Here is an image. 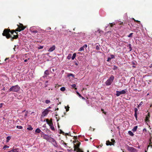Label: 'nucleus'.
Returning <instances> with one entry per match:
<instances>
[{"label": "nucleus", "mask_w": 152, "mask_h": 152, "mask_svg": "<svg viewBox=\"0 0 152 152\" xmlns=\"http://www.w3.org/2000/svg\"><path fill=\"white\" fill-rule=\"evenodd\" d=\"M10 33H11L12 34V35H10V38H11V40L12 41H13L14 39H17L18 37V35L17 34V33L16 32L15 30L13 31H11L10 30Z\"/></svg>", "instance_id": "f257e3e1"}, {"label": "nucleus", "mask_w": 152, "mask_h": 152, "mask_svg": "<svg viewBox=\"0 0 152 152\" xmlns=\"http://www.w3.org/2000/svg\"><path fill=\"white\" fill-rule=\"evenodd\" d=\"M114 79V77L112 75L110 78L106 81L105 83L107 86L110 85L113 81Z\"/></svg>", "instance_id": "f03ea898"}, {"label": "nucleus", "mask_w": 152, "mask_h": 152, "mask_svg": "<svg viewBox=\"0 0 152 152\" xmlns=\"http://www.w3.org/2000/svg\"><path fill=\"white\" fill-rule=\"evenodd\" d=\"M17 26L18 27L15 30V31L20 32L21 31L24 30L26 28L22 24L20 23H19V25H17Z\"/></svg>", "instance_id": "7ed1b4c3"}, {"label": "nucleus", "mask_w": 152, "mask_h": 152, "mask_svg": "<svg viewBox=\"0 0 152 152\" xmlns=\"http://www.w3.org/2000/svg\"><path fill=\"white\" fill-rule=\"evenodd\" d=\"M73 143H74V151H76V149L79 148L80 145V142L76 140L73 141Z\"/></svg>", "instance_id": "20e7f679"}, {"label": "nucleus", "mask_w": 152, "mask_h": 152, "mask_svg": "<svg viewBox=\"0 0 152 152\" xmlns=\"http://www.w3.org/2000/svg\"><path fill=\"white\" fill-rule=\"evenodd\" d=\"M20 88V87L18 85L13 86L10 88V91L17 92L19 90Z\"/></svg>", "instance_id": "39448f33"}, {"label": "nucleus", "mask_w": 152, "mask_h": 152, "mask_svg": "<svg viewBox=\"0 0 152 152\" xmlns=\"http://www.w3.org/2000/svg\"><path fill=\"white\" fill-rule=\"evenodd\" d=\"M9 32L10 31L9 30L5 29L4 30L2 35L4 36H6L7 39H9L10 38Z\"/></svg>", "instance_id": "423d86ee"}, {"label": "nucleus", "mask_w": 152, "mask_h": 152, "mask_svg": "<svg viewBox=\"0 0 152 152\" xmlns=\"http://www.w3.org/2000/svg\"><path fill=\"white\" fill-rule=\"evenodd\" d=\"M126 148L127 150L130 152H135L136 151V149L134 148L129 147L128 146H127Z\"/></svg>", "instance_id": "0eeeda50"}, {"label": "nucleus", "mask_w": 152, "mask_h": 152, "mask_svg": "<svg viewBox=\"0 0 152 152\" xmlns=\"http://www.w3.org/2000/svg\"><path fill=\"white\" fill-rule=\"evenodd\" d=\"M104 33V31H102L100 30L99 29H98L97 31H96L95 32V34L96 35H97L98 34L97 33H98V34L99 35V36H101Z\"/></svg>", "instance_id": "6e6552de"}, {"label": "nucleus", "mask_w": 152, "mask_h": 152, "mask_svg": "<svg viewBox=\"0 0 152 152\" xmlns=\"http://www.w3.org/2000/svg\"><path fill=\"white\" fill-rule=\"evenodd\" d=\"M49 110L48 109H46L45 110L42 112V114L44 116L46 115L49 112Z\"/></svg>", "instance_id": "1a4fd4ad"}, {"label": "nucleus", "mask_w": 152, "mask_h": 152, "mask_svg": "<svg viewBox=\"0 0 152 152\" xmlns=\"http://www.w3.org/2000/svg\"><path fill=\"white\" fill-rule=\"evenodd\" d=\"M46 121L47 123L50 126L53 125L52 120H50V121L48 119H46Z\"/></svg>", "instance_id": "9d476101"}, {"label": "nucleus", "mask_w": 152, "mask_h": 152, "mask_svg": "<svg viewBox=\"0 0 152 152\" xmlns=\"http://www.w3.org/2000/svg\"><path fill=\"white\" fill-rule=\"evenodd\" d=\"M56 47L54 45H53L52 47H50L48 50V51L49 52H52L55 49Z\"/></svg>", "instance_id": "9b49d317"}, {"label": "nucleus", "mask_w": 152, "mask_h": 152, "mask_svg": "<svg viewBox=\"0 0 152 152\" xmlns=\"http://www.w3.org/2000/svg\"><path fill=\"white\" fill-rule=\"evenodd\" d=\"M43 137L44 139L47 140H49L50 138L48 135L46 134L44 135Z\"/></svg>", "instance_id": "f8f14e48"}, {"label": "nucleus", "mask_w": 152, "mask_h": 152, "mask_svg": "<svg viewBox=\"0 0 152 152\" xmlns=\"http://www.w3.org/2000/svg\"><path fill=\"white\" fill-rule=\"evenodd\" d=\"M49 75V72L47 70H46L44 72V77H47V76L48 75Z\"/></svg>", "instance_id": "ddd939ff"}, {"label": "nucleus", "mask_w": 152, "mask_h": 152, "mask_svg": "<svg viewBox=\"0 0 152 152\" xmlns=\"http://www.w3.org/2000/svg\"><path fill=\"white\" fill-rule=\"evenodd\" d=\"M106 144L107 145H114L113 143L112 142H110L109 140L107 141Z\"/></svg>", "instance_id": "4468645a"}, {"label": "nucleus", "mask_w": 152, "mask_h": 152, "mask_svg": "<svg viewBox=\"0 0 152 152\" xmlns=\"http://www.w3.org/2000/svg\"><path fill=\"white\" fill-rule=\"evenodd\" d=\"M45 32H47L48 33V34H50V35H53L54 33V31H44Z\"/></svg>", "instance_id": "2eb2a0df"}, {"label": "nucleus", "mask_w": 152, "mask_h": 152, "mask_svg": "<svg viewBox=\"0 0 152 152\" xmlns=\"http://www.w3.org/2000/svg\"><path fill=\"white\" fill-rule=\"evenodd\" d=\"M10 152H19V149L18 148L13 149L10 151Z\"/></svg>", "instance_id": "dca6fc26"}, {"label": "nucleus", "mask_w": 152, "mask_h": 152, "mask_svg": "<svg viewBox=\"0 0 152 152\" xmlns=\"http://www.w3.org/2000/svg\"><path fill=\"white\" fill-rule=\"evenodd\" d=\"M137 127L138 126H134L133 128L132 129V131H133V132H136L137 130Z\"/></svg>", "instance_id": "f3484780"}, {"label": "nucleus", "mask_w": 152, "mask_h": 152, "mask_svg": "<svg viewBox=\"0 0 152 152\" xmlns=\"http://www.w3.org/2000/svg\"><path fill=\"white\" fill-rule=\"evenodd\" d=\"M116 95L117 96H118L121 94L120 91H116Z\"/></svg>", "instance_id": "a211bd4d"}, {"label": "nucleus", "mask_w": 152, "mask_h": 152, "mask_svg": "<svg viewBox=\"0 0 152 152\" xmlns=\"http://www.w3.org/2000/svg\"><path fill=\"white\" fill-rule=\"evenodd\" d=\"M76 151L77 152H83L82 149L80 148H79L76 149Z\"/></svg>", "instance_id": "6ab92c4d"}, {"label": "nucleus", "mask_w": 152, "mask_h": 152, "mask_svg": "<svg viewBox=\"0 0 152 152\" xmlns=\"http://www.w3.org/2000/svg\"><path fill=\"white\" fill-rule=\"evenodd\" d=\"M41 132V130L39 128H37L35 130V132L37 133H39Z\"/></svg>", "instance_id": "aec40b11"}, {"label": "nucleus", "mask_w": 152, "mask_h": 152, "mask_svg": "<svg viewBox=\"0 0 152 152\" xmlns=\"http://www.w3.org/2000/svg\"><path fill=\"white\" fill-rule=\"evenodd\" d=\"M128 133L131 136H133L134 135V134L130 131L128 132Z\"/></svg>", "instance_id": "412c9836"}, {"label": "nucleus", "mask_w": 152, "mask_h": 152, "mask_svg": "<svg viewBox=\"0 0 152 152\" xmlns=\"http://www.w3.org/2000/svg\"><path fill=\"white\" fill-rule=\"evenodd\" d=\"M127 46L129 48V49H130V51H131L132 50L131 44H129Z\"/></svg>", "instance_id": "4be33fe9"}, {"label": "nucleus", "mask_w": 152, "mask_h": 152, "mask_svg": "<svg viewBox=\"0 0 152 152\" xmlns=\"http://www.w3.org/2000/svg\"><path fill=\"white\" fill-rule=\"evenodd\" d=\"M71 86L72 88H74L75 90L77 89V88H76V85L75 84L72 85Z\"/></svg>", "instance_id": "5701e85b"}, {"label": "nucleus", "mask_w": 152, "mask_h": 152, "mask_svg": "<svg viewBox=\"0 0 152 152\" xmlns=\"http://www.w3.org/2000/svg\"><path fill=\"white\" fill-rule=\"evenodd\" d=\"M76 56V53H74L73 54V56L72 57V60H74L75 58V57Z\"/></svg>", "instance_id": "b1692460"}, {"label": "nucleus", "mask_w": 152, "mask_h": 152, "mask_svg": "<svg viewBox=\"0 0 152 152\" xmlns=\"http://www.w3.org/2000/svg\"><path fill=\"white\" fill-rule=\"evenodd\" d=\"M65 108L66 109V111L67 112L69 110V107L68 105L66 107L65 106Z\"/></svg>", "instance_id": "393cba45"}, {"label": "nucleus", "mask_w": 152, "mask_h": 152, "mask_svg": "<svg viewBox=\"0 0 152 152\" xmlns=\"http://www.w3.org/2000/svg\"><path fill=\"white\" fill-rule=\"evenodd\" d=\"M60 90L62 91H64L65 90V88L64 87H63L61 88Z\"/></svg>", "instance_id": "a878e982"}, {"label": "nucleus", "mask_w": 152, "mask_h": 152, "mask_svg": "<svg viewBox=\"0 0 152 152\" xmlns=\"http://www.w3.org/2000/svg\"><path fill=\"white\" fill-rule=\"evenodd\" d=\"M121 94H124L126 93V92L124 90H122L121 91H120Z\"/></svg>", "instance_id": "bb28decb"}, {"label": "nucleus", "mask_w": 152, "mask_h": 152, "mask_svg": "<svg viewBox=\"0 0 152 152\" xmlns=\"http://www.w3.org/2000/svg\"><path fill=\"white\" fill-rule=\"evenodd\" d=\"M50 128L52 130H53V131L55 130V128H54V127L53 125H52L50 126Z\"/></svg>", "instance_id": "cd10ccee"}, {"label": "nucleus", "mask_w": 152, "mask_h": 152, "mask_svg": "<svg viewBox=\"0 0 152 152\" xmlns=\"http://www.w3.org/2000/svg\"><path fill=\"white\" fill-rule=\"evenodd\" d=\"M71 56L72 55L71 54H69L68 56H67V58L68 59H70L71 57Z\"/></svg>", "instance_id": "c85d7f7f"}, {"label": "nucleus", "mask_w": 152, "mask_h": 152, "mask_svg": "<svg viewBox=\"0 0 152 152\" xmlns=\"http://www.w3.org/2000/svg\"><path fill=\"white\" fill-rule=\"evenodd\" d=\"M149 147H151V148H152V142H150L149 145H148V148Z\"/></svg>", "instance_id": "c756f323"}, {"label": "nucleus", "mask_w": 152, "mask_h": 152, "mask_svg": "<svg viewBox=\"0 0 152 152\" xmlns=\"http://www.w3.org/2000/svg\"><path fill=\"white\" fill-rule=\"evenodd\" d=\"M84 50V47L83 46L82 47H81V48H80V49L79 50V51H83Z\"/></svg>", "instance_id": "7c9ffc66"}, {"label": "nucleus", "mask_w": 152, "mask_h": 152, "mask_svg": "<svg viewBox=\"0 0 152 152\" xmlns=\"http://www.w3.org/2000/svg\"><path fill=\"white\" fill-rule=\"evenodd\" d=\"M60 132L59 133L60 134H62L63 135L64 134V132H63L61 129H60Z\"/></svg>", "instance_id": "2f4dec72"}, {"label": "nucleus", "mask_w": 152, "mask_h": 152, "mask_svg": "<svg viewBox=\"0 0 152 152\" xmlns=\"http://www.w3.org/2000/svg\"><path fill=\"white\" fill-rule=\"evenodd\" d=\"M100 45H97L96 46V48L97 50H99L100 49Z\"/></svg>", "instance_id": "473e14b6"}, {"label": "nucleus", "mask_w": 152, "mask_h": 152, "mask_svg": "<svg viewBox=\"0 0 152 152\" xmlns=\"http://www.w3.org/2000/svg\"><path fill=\"white\" fill-rule=\"evenodd\" d=\"M27 129L30 131L32 130L33 129V128L31 126H30L29 127H28Z\"/></svg>", "instance_id": "72a5a7b5"}, {"label": "nucleus", "mask_w": 152, "mask_h": 152, "mask_svg": "<svg viewBox=\"0 0 152 152\" xmlns=\"http://www.w3.org/2000/svg\"><path fill=\"white\" fill-rule=\"evenodd\" d=\"M118 68V67L117 66H116L115 65H114L113 66V69L114 70H116Z\"/></svg>", "instance_id": "f704fd0d"}, {"label": "nucleus", "mask_w": 152, "mask_h": 152, "mask_svg": "<svg viewBox=\"0 0 152 152\" xmlns=\"http://www.w3.org/2000/svg\"><path fill=\"white\" fill-rule=\"evenodd\" d=\"M133 33H132L129 34L128 36V37H132Z\"/></svg>", "instance_id": "c9c22d12"}, {"label": "nucleus", "mask_w": 152, "mask_h": 152, "mask_svg": "<svg viewBox=\"0 0 152 152\" xmlns=\"http://www.w3.org/2000/svg\"><path fill=\"white\" fill-rule=\"evenodd\" d=\"M17 128L18 129H23V127L21 126H17Z\"/></svg>", "instance_id": "e433bc0d"}, {"label": "nucleus", "mask_w": 152, "mask_h": 152, "mask_svg": "<svg viewBox=\"0 0 152 152\" xmlns=\"http://www.w3.org/2000/svg\"><path fill=\"white\" fill-rule=\"evenodd\" d=\"M45 102L46 104H48L50 102V101L49 100H45Z\"/></svg>", "instance_id": "4c0bfd02"}, {"label": "nucleus", "mask_w": 152, "mask_h": 152, "mask_svg": "<svg viewBox=\"0 0 152 152\" xmlns=\"http://www.w3.org/2000/svg\"><path fill=\"white\" fill-rule=\"evenodd\" d=\"M9 148V146H7V145H5L3 147V149H4V150H5V149L6 148Z\"/></svg>", "instance_id": "58836bf2"}, {"label": "nucleus", "mask_w": 152, "mask_h": 152, "mask_svg": "<svg viewBox=\"0 0 152 152\" xmlns=\"http://www.w3.org/2000/svg\"><path fill=\"white\" fill-rule=\"evenodd\" d=\"M101 110L102 112V113H104L105 115H106V113L104 111V110L103 109H101Z\"/></svg>", "instance_id": "ea45409f"}, {"label": "nucleus", "mask_w": 152, "mask_h": 152, "mask_svg": "<svg viewBox=\"0 0 152 152\" xmlns=\"http://www.w3.org/2000/svg\"><path fill=\"white\" fill-rule=\"evenodd\" d=\"M7 142H8L10 140V136H8L7 137Z\"/></svg>", "instance_id": "a19ab883"}, {"label": "nucleus", "mask_w": 152, "mask_h": 152, "mask_svg": "<svg viewBox=\"0 0 152 152\" xmlns=\"http://www.w3.org/2000/svg\"><path fill=\"white\" fill-rule=\"evenodd\" d=\"M134 113H137V112L138 111V110L137 108H135L134 109Z\"/></svg>", "instance_id": "79ce46f5"}, {"label": "nucleus", "mask_w": 152, "mask_h": 152, "mask_svg": "<svg viewBox=\"0 0 152 152\" xmlns=\"http://www.w3.org/2000/svg\"><path fill=\"white\" fill-rule=\"evenodd\" d=\"M149 117L148 116H146L145 118V121H149Z\"/></svg>", "instance_id": "37998d69"}, {"label": "nucleus", "mask_w": 152, "mask_h": 152, "mask_svg": "<svg viewBox=\"0 0 152 152\" xmlns=\"http://www.w3.org/2000/svg\"><path fill=\"white\" fill-rule=\"evenodd\" d=\"M53 144V145H54L56 147H58V145L56 143V142L54 143Z\"/></svg>", "instance_id": "c03bdc74"}, {"label": "nucleus", "mask_w": 152, "mask_h": 152, "mask_svg": "<svg viewBox=\"0 0 152 152\" xmlns=\"http://www.w3.org/2000/svg\"><path fill=\"white\" fill-rule=\"evenodd\" d=\"M134 116L136 118V119L137 120V113H134Z\"/></svg>", "instance_id": "a18cd8bd"}, {"label": "nucleus", "mask_w": 152, "mask_h": 152, "mask_svg": "<svg viewBox=\"0 0 152 152\" xmlns=\"http://www.w3.org/2000/svg\"><path fill=\"white\" fill-rule=\"evenodd\" d=\"M110 56H111V57H110V58H111V59L113 58H115V56L113 55H110Z\"/></svg>", "instance_id": "49530a36"}, {"label": "nucleus", "mask_w": 152, "mask_h": 152, "mask_svg": "<svg viewBox=\"0 0 152 152\" xmlns=\"http://www.w3.org/2000/svg\"><path fill=\"white\" fill-rule=\"evenodd\" d=\"M111 59V58L110 57H108L107 58V61L108 62L110 61Z\"/></svg>", "instance_id": "de8ad7c7"}, {"label": "nucleus", "mask_w": 152, "mask_h": 152, "mask_svg": "<svg viewBox=\"0 0 152 152\" xmlns=\"http://www.w3.org/2000/svg\"><path fill=\"white\" fill-rule=\"evenodd\" d=\"M135 21H136V22H137L139 24H140V22L139 21H138V20H135V19H133Z\"/></svg>", "instance_id": "09e8293b"}, {"label": "nucleus", "mask_w": 152, "mask_h": 152, "mask_svg": "<svg viewBox=\"0 0 152 152\" xmlns=\"http://www.w3.org/2000/svg\"><path fill=\"white\" fill-rule=\"evenodd\" d=\"M52 142H53V143L56 142V141L53 139V138H52Z\"/></svg>", "instance_id": "8fccbe9b"}, {"label": "nucleus", "mask_w": 152, "mask_h": 152, "mask_svg": "<svg viewBox=\"0 0 152 152\" xmlns=\"http://www.w3.org/2000/svg\"><path fill=\"white\" fill-rule=\"evenodd\" d=\"M43 47V46H40L38 48V49H40L42 48Z\"/></svg>", "instance_id": "3c124183"}, {"label": "nucleus", "mask_w": 152, "mask_h": 152, "mask_svg": "<svg viewBox=\"0 0 152 152\" xmlns=\"http://www.w3.org/2000/svg\"><path fill=\"white\" fill-rule=\"evenodd\" d=\"M111 141H112V142L113 143L115 142V140L113 139H112L111 140Z\"/></svg>", "instance_id": "603ef678"}, {"label": "nucleus", "mask_w": 152, "mask_h": 152, "mask_svg": "<svg viewBox=\"0 0 152 152\" xmlns=\"http://www.w3.org/2000/svg\"><path fill=\"white\" fill-rule=\"evenodd\" d=\"M9 58H6L5 59V61L6 62L5 63L4 62V64H5V63H7V61L8 60H9Z\"/></svg>", "instance_id": "864d4df0"}, {"label": "nucleus", "mask_w": 152, "mask_h": 152, "mask_svg": "<svg viewBox=\"0 0 152 152\" xmlns=\"http://www.w3.org/2000/svg\"><path fill=\"white\" fill-rule=\"evenodd\" d=\"M32 32L33 33H37L38 32V31L37 30L34 31H32Z\"/></svg>", "instance_id": "5fc2aeb1"}, {"label": "nucleus", "mask_w": 152, "mask_h": 152, "mask_svg": "<svg viewBox=\"0 0 152 152\" xmlns=\"http://www.w3.org/2000/svg\"><path fill=\"white\" fill-rule=\"evenodd\" d=\"M110 26L111 27H112L113 26V23H110Z\"/></svg>", "instance_id": "6e6d98bb"}, {"label": "nucleus", "mask_w": 152, "mask_h": 152, "mask_svg": "<svg viewBox=\"0 0 152 152\" xmlns=\"http://www.w3.org/2000/svg\"><path fill=\"white\" fill-rule=\"evenodd\" d=\"M63 144L65 145V147H66L67 146V144L65 142H64Z\"/></svg>", "instance_id": "4d7b16f0"}, {"label": "nucleus", "mask_w": 152, "mask_h": 152, "mask_svg": "<svg viewBox=\"0 0 152 152\" xmlns=\"http://www.w3.org/2000/svg\"><path fill=\"white\" fill-rule=\"evenodd\" d=\"M83 47H84V48H86L87 47V45L86 44H85L83 46Z\"/></svg>", "instance_id": "13d9d810"}, {"label": "nucleus", "mask_w": 152, "mask_h": 152, "mask_svg": "<svg viewBox=\"0 0 152 152\" xmlns=\"http://www.w3.org/2000/svg\"><path fill=\"white\" fill-rule=\"evenodd\" d=\"M29 59V58H28V59H25L24 60V61L25 62H26L28 61Z\"/></svg>", "instance_id": "bf43d9fd"}, {"label": "nucleus", "mask_w": 152, "mask_h": 152, "mask_svg": "<svg viewBox=\"0 0 152 152\" xmlns=\"http://www.w3.org/2000/svg\"><path fill=\"white\" fill-rule=\"evenodd\" d=\"M77 94L79 95V96H80H80H81V95L78 92H77Z\"/></svg>", "instance_id": "052dcab7"}, {"label": "nucleus", "mask_w": 152, "mask_h": 152, "mask_svg": "<svg viewBox=\"0 0 152 152\" xmlns=\"http://www.w3.org/2000/svg\"><path fill=\"white\" fill-rule=\"evenodd\" d=\"M3 106V104L2 103H1L0 104V108L1 107Z\"/></svg>", "instance_id": "680f3d73"}, {"label": "nucleus", "mask_w": 152, "mask_h": 152, "mask_svg": "<svg viewBox=\"0 0 152 152\" xmlns=\"http://www.w3.org/2000/svg\"><path fill=\"white\" fill-rule=\"evenodd\" d=\"M64 141L63 140H62L61 141V143H62V144H63L64 143Z\"/></svg>", "instance_id": "e2e57ef3"}, {"label": "nucleus", "mask_w": 152, "mask_h": 152, "mask_svg": "<svg viewBox=\"0 0 152 152\" xmlns=\"http://www.w3.org/2000/svg\"><path fill=\"white\" fill-rule=\"evenodd\" d=\"M73 75L72 74H70L69 75V76H73Z\"/></svg>", "instance_id": "0e129e2a"}, {"label": "nucleus", "mask_w": 152, "mask_h": 152, "mask_svg": "<svg viewBox=\"0 0 152 152\" xmlns=\"http://www.w3.org/2000/svg\"><path fill=\"white\" fill-rule=\"evenodd\" d=\"M65 135H69V134L68 133H66L65 134Z\"/></svg>", "instance_id": "69168bd1"}, {"label": "nucleus", "mask_w": 152, "mask_h": 152, "mask_svg": "<svg viewBox=\"0 0 152 152\" xmlns=\"http://www.w3.org/2000/svg\"><path fill=\"white\" fill-rule=\"evenodd\" d=\"M148 116H149V117H150V114L149 113H148Z\"/></svg>", "instance_id": "338daca9"}, {"label": "nucleus", "mask_w": 152, "mask_h": 152, "mask_svg": "<svg viewBox=\"0 0 152 152\" xmlns=\"http://www.w3.org/2000/svg\"><path fill=\"white\" fill-rule=\"evenodd\" d=\"M56 110H58V108H57L56 109Z\"/></svg>", "instance_id": "774afa93"}]
</instances>
